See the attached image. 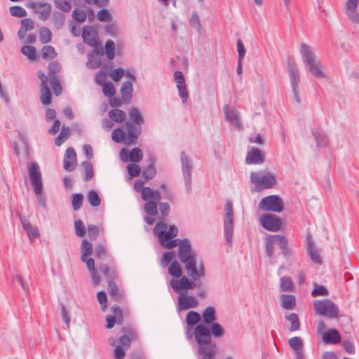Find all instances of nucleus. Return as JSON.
<instances>
[{
	"mask_svg": "<svg viewBox=\"0 0 359 359\" xmlns=\"http://www.w3.org/2000/svg\"><path fill=\"white\" fill-rule=\"evenodd\" d=\"M225 334L224 328L219 323H213L209 326L199 324L194 329V339L198 344V354L201 359H216L217 345L212 338L220 339Z\"/></svg>",
	"mask_w": 359,
	"mask_h": 359,
	"instance_id": "obj_1",
	"label": "nucleus"
},
{
	"mask_svg": "<svg viewBox=\"0 0 359 359\" xmlns=\"http://www.w3.org/2000/svg\"><path fill=\"white\" fill-rule=\"evenodd\" d=\"M192 265L187 267V263L184 264V269L187 276H183L180 279H172L170 281V286L175 292H179V289L192 290L199 288L201 286V279L205 276V269L203 262L197 265V257L191 260Z\"/></svg>",
	"mask_w": 359,
	"mask_h": 359,
	"instance_id": "obj_2",
	"label": "nucleus"
},
{
	"mask_svg": "<svg viewBox=\"0 0 359 359\" xmlns=\"http://www.w3.org/2000/svg\"><path fill=\"white\" fill-rule=\"evenodd\" d=\"M134 189L141 194L142 199L145 201L143 207L144 212L149 215H157V204L161 198V192L149 187H144V183L141 180L135 182Z\"/></svg>",
	"mask_w": 359,
	"mask_h": 359,
	"instance_id": "obj_3",
	"label": "nucleus"
},
{
	"mask_svg": "<svg viewBox=\"0 0 359 359\" xmlns=\"http://www.w3.org/2000/svg\"><path fill=\"white\" fill-rule=\"evenodd\" d=\"M302 62L306 69L312 76L317 79H324L326 74L323 71V66L317 60L313 48L306 43H301L299 48Z\"/></svg>",
	"mask_w": 359,
	"mask_h": 359,
	"instance_id": "obj_4",
	"label": "nucleus"
},
{
	"mask_svg": "<svg viewBox=\"0 0 359 359\" xmlns=\"http://www.w3.org/2000/svg\"><path fill=\"white\" fill-rule=\"evenodd\" d=\"M160 244L162 247L169 250L178 247V258L183 264L187 263L188 268H190L192 265L191 260L197 257V255L192 250L191 242L187 238L166 240V241H163V243Z\"/></svg>",
	"mask_w": 359,
	"mask_h": 359,
	"instance_id": "obj_5",
	"label": "nucleus"
},
{
	"mask_svg": "<svg viewBox=\"0 0 359 359\" xmlns=\"http://www.w3.org/2000/svg\"><path fill=\"white\" fill-rule=\"evenodd\" d=\"M129 117L132 122H126L127 139L125 141L126 145L135 144L137 142V137L142 132L141 125L144 123V117L139 109L133 107L129 111Z\"/></svg>",
	"mask_w": 359,
	"mask_h": 359,
	"instance_id": "obj_6",
	"label": "nucleus"
},
{
	"mask_svg": "<svg viewBox=\"0 0 359 359\" xmlns=\"http://www.w3.org/2000/svg\"><path fill=\"white\" fill-rule=\"evenodd\" d=\"M250 181L255 184V188L257 191L271 189L273 187L277 182L276 177L272 173H262V172H251Z\"/></svg>",
	"mask_w": 359,
	"mask_h": 359,
	"instance_id": "obj_7",
	"label": "nucleus"
},
{
	"mask_svg": "<svg viewBox=\"0 0 359 359\" xmlns=\"http://www.w3.org/2000/svg\"><path fill=\"white\" fill-rule=\"evenodd\" d=\"M274 245L279 246L284 256H288L291 254V251L288 248L287 240L285 236L280 235H271L266 238L265 243V250L269 257H271L273 254Z\"/></svg>",
	"mask_w": 359,
	"mask_h": 359,
	"instance_id": "obj_8",
	"label": "nucleus"
},
{
	"mask_svg": "<svg viewBox=\"0 0 359 359\" xmlns=\"http://www.w3.org/2000/svg\"><path fill=\"white\" fill-rule=\"evenodd\" d=\"M287 69L288 72L294 99L297 104H299L300 97L299 95V84L300 82V74L297 65L293 59L290 58L287 60Z\"/></svg>",
	"mask_w": 359,
	"mask_h": 359,
	"instance_id": "obj_9",
	"label": "nucleus"
},
{
	"mask_svg": "<svg viewBox=\"0 0 359 359\" xmlns=\"http://www.w3.org/2000/svg\"><path fill=\"white\" fill-rule=\"evenodd\" d=\"M313 306L316 314L329 318H336L339 316V309L330 299L316 300Z\"/></svg>",
	"mask_w": 359,
	"mask_h": 359,
	"instance_id": "obj_10",
	"label": "nucleus"
},
{
	"mask_svg": "<svg viewBox=\"0 0 359 359\" xmlns=\"http://www.w3.org/2000/svg\"><path fill=\"white\" fill-rule=\"evenodd\" d=\"M187 290V289H179V292H175L179 294L177 304V311L178 312L189 309H195L199 305L198 299L193 295H188Z\"/></svg>",
	"mask_w": 359,
	"mask_h": 359,
	"instance_id": "obj_11",
	"label": "nucleus"
},
{
	"mask_svg": "<svg viewBox=\"0 0 359 359\" xmlns=\"http://www.w3.org/2000/svg\"><path fill=\"white\" fill-rule=\"evenodd\" d=\"M224 234L226 241L229 246L232 244L233 231V203L231 201H226L224 205Z\"/></svg>",
	"mask_w": 359,
	"mask_h": 359,
	"instance_id": "obj_12",
	"label": "nucleus"
},
{
	"mask_svg": "<svg viewBox=\"0 0 359 359\" xmlns=\"http://www.w3.org/2000/svg\"><path fill=\"white\" fill-rule=\"evenodd\" d=\"M180 161L182 165V172L184 180V184L187 193L191 192V175L193 170L192 160L186 154L184 151L180 154Z\"/></svg>",
	"mask_w": 359,
	"mask_h": 359,
	"instance_id": "obj_13",
	"label": "nucleus"
},
{
	"mask_svg": "<svg viewBox=\"0 0 359 359\" xmlns=\"http://www.w3.org/2000/svg\"><path fill=\"white\" fill-rule=\"evenodd\" d=\"M259 207L265 211L276 212H282L284 208L283 201L278 195H271L263 198L259 204Z\"/></svg>",
	"mask_w": 359,
	"mask_h": 359,
	"instance_id": "obj_14",
	"label": "nucleus"
},
{
	"mask_svg": "<svg viewBox=\"0 0 359 359\" xmlns=\"http://www.w3.org/2000/svg\"><path fill=\"white\" fill-rule=\"evenodd\" d=\"M27 170L34 192L35 194H39L40 189L43 188L40 168L37 163L29 162L27 163Z\"/></svg>",
	"mask_w": 359,
	"mask_h": 359,
	"instance_id": "obj_15",
	"label": "nucleus"
},
{
	"mask_svg": "<svg viewBox=\"0 0 359 359\" xmlns=\"http://www.w3.org/2000/svg\"><path fill=\"white\" fill-rule=\"evenodd\" d=\"M262 226L267 231L276 232L281 226V219L273 214L264 215L260 218Z\"/></svg>",
	"mask_w": 359,
	"mask_h": 359,
	"instance_id": "obj_16",
	"label": "nucleus"
},
{
	"mask_svg": "<svg viewBox=\"0 0 359 359\" xmlns=\"http://www.w3.org/2000/svg\"><path fill=\"white\" fill-rule=\"evenodd\" d=\"M27 7L32 8L43 21L49 18L52 8L51 5L47 2H30L27 4Z\"/></svg>",
	"mask_w": 359,
	"mask_h": 359,
	"instance_id": "obj_17",
	"label": "nucleus"
},
{
	"mask_svg": "<svg viewBox=\"0 0 359 359\" xmlns=\"http://www.w3.org/2000/svg\"><path fill=\"white\" fill-rule=\"evenodd\" d=\"M120 157L123 162H140L143 158V153L138 147H135L130 151L123 148L120 151Z\"/></svg>",
	"mask_w": 359,
	"mask_h": 359,
	"instance_id": "obj_18",
	"label": "nucleus"
},
{
	"mask_svg": "<svg viewBox=\"0 0 359 359\" xmlns=\"http://www.w3.org/2000/svg\"><path fill=\"white\" fill-rule=\"evenodd\" d=\"M174 79L177 83L179 96L181 98L182 102L185 103L189 97V93L187 89V85L185 83V79L182 72L180 71H176L174 73Z\"/></svg>",
	"mask_w": 359,
	"mask_h": 359,
	"instance_id": "obj_19",
	"label": "nucleus"
},
{
	"mask_svg": "<svg viewBox=\"0 0 359 359\" xmlns=\"http://www.w3.org/2000/svg\"><path fill=\"white\" fill-rule=\"evenodd\" d=\"M224 114L226 121L229 122L237 129L241 128L242 125L240 121L239 114L236 109L229 108L228 105L226 104L224 107Z\"/></svg>",
	"mask_w": 359,
	"mask_h": 359,
	"instance_id": "obj_20",
	"label": "nucleus"
},
{
	"mask_svg": "<svg viewBox=\"0 0 359 359\" xmlns=\"http://www.w3.org/2000/svg\"><path fill=\"white\" fill-rule=\"evenodd\" d=\"M76 164V154L75 150L69 147L65 154L63 165L64 168L67 171L72 172L75 169Z\"/></svg>",
	"mask_w": 359,
	"mask_h": 359,
	"instance_id": "obj_21",
	"label": "nucleus"
},
{
	"mask_svg": "<svg viewBox=\"0 0 359 359\" xmlns=\"http://www.w3.org/2000/svg\"><path fill=\"white\" fill-rule=\"evenodd\" d=\"M20 223L23 229L26 231L30 241L38 238L39 233L36 226L32 225L25 217L18 214Z\"/></svg>",
	"mask_w": 359,
	"mask_h": 359,
	"instance_id": "obj_22",
	"label": "nucleus"
},
{
	"mask_svg": "<svg viewBox=\"0 0 359 359\" xmlns=\"http://www.w3.org/2000/svg\"><path fill=\"white\" fill-rule=\"evenodd\" d=\"M82 37L84 42L91 47H95L97 43V33L92 26H85L83 28Z\"/></svg>",
	"mask_w": 359,
	"mask_h": 359,
	"instance_id": "obj_23",
	"label": "nucleus"
},
{
	"mask_svg": "<svg viewBox=\"0 0 359 359\" xmlns=\"http://www.w3.org/2000/svg\"><path fill=\"white\" fill-rule=\"evenodd\" d=\"M288 344L295 353V359H305L303 351V341L300 337L290 338Z\"/></svg>",
	"mask_w": 359,
	"mask_h": 359,
	"instance_id": "obj_24",
	"label": "nucleus"
},
{
	"mask_svg": "<svg viewBox=\"0 0 359 359\" xmlns=\"http://www.w3.org/2000/svg\"><path fill=\"white\" fill-rule=\"evenodd\" d=\"M306 244H307V251L309 255L310 259L313 263L321 264L322 259L318 253V250L315 247V243L313 241L311 235H308L306 236Z\"/></svg>",
	"mask_w": 359,
	"mask_h": 359,
	"instance_id": "obj_25",
	"label": "nucleus"
},
{
	"mask_svg": "<svg viewBox=\"0 0 359 359\" xmlns=\"http://www.w3.org/2000/svg\"><path fill=\"white\" fill-rule=\"evenodd\" d=\"M264 161L263 154L258 148L252 147L248 152L245 163L247 164H260Z\"/></svg>",
	"mask_w": 359,
	"mask_h": 359,
	"instance_id": "obj_26",
	"label": "nucleus"
},
{
	"mask_svg": "<svg viewBox=\"0 0 359 359\" xmlns=\"http://www.w3.org/2000/svg\"><path fill=\"white\" fill-rule=\"evenodd\" d=\"M100 272L105 276L109 280H114L118 278V273L117 271L115 264L111 262L109 265L107 264H102L99 266Z\"/></svg>",
	"mask_w": 359,
	"mask_h": 359,
	"instance_id": "obj_27",
	"label": "nucleus"
},
{
	"mask_svg": "<svg viewBox=\"0 0 359 359\" xmlns=\"http://www.w3.org/2000/svg\"><path fill=\"white\" fill-rule=\"evenodd\" d=\"M103 55V50L95 48L91 53L88 54V62L86 66L89 69H96L101 65L100 55Z\"/></svg>",
	"mask_w": 359,
	"mask_h": 359,
	"instance_id": "obj_28",
	"label": "nucleus"
},
{
	"mask_svg": "<svg viewBox=\"0 0 359 359\" xmlns=\"http://www.w3.org/2000/svg\"><path fill=\"white\" fill-rule=\"evenodd\" d=\"M323 341L325 344H335L341 341V335L336 329H329L323 335Z\"/></svg>",
	"mask_w": 359,
	"mask_h": 359,
	"instance_id": "obj_29",
	"label": "nucleus"
},
{
	"mask_svg": "<svg viewBox=\"0 0 359 359\" xmlns=\"http://www.w3.org/2000/svg\"><path fill=\"white\" fill-rule=\"evenodd\" d=\"M201 318L203 319V323L207 326L215 323L217 320L216 310L215 307L209 306L205 309L202 312Z\"/></svg>",
	"mask_w": 359,
	"mask_h": 359,
	"instance_id": "obj_30",
	"label": "nucleus"
},
{
	"mask_svg": "<svg viewBox=\"0 0 359 359\" xmlns=\"http://www.w3.org/2000/svg\"><path fill=\"white\" fill-rule=\"evenodd\" d=\"M311 133L315 138L316 145L318 148H325L328 144L326 134L318 129H312Z\"/></svg>",
	"mask_w": 359,
	"mask_h": 359,
	"instance_id": "obj_31",
	"label": "nucleus"
},
{
	"mask_svg": "<svg viewBox=\"0 0 359 359\" xmlns=\"http://www.w3.org/2000/svg\"><path fill=\"white\" fill-rule=\"evenodd\" d=\"M167 229L168 225L163 222H157L154 228V235L158 237L160 243H163V241H166Z\"/></svg>",
	"mask_w": 359,
	"mask_h": 359,
	"instance_id": "obj_32",
	"label": "nucleus"
},
{
	"mask_svg": "<svg viewBox=\"0 0 359 359\" xmlns=\"http://www.w3.org/2000/svg\"><path fill=\"white\" fill-rule=\"evenodd\" d=\"M149 164L142 171V177L146 180L153 179L156 175V170L155 167V158L151 156L149 158Z\"/></svg>",
	"mask_w": 359,
	"mask_h": 359,
	"instance_id": "obj_33",
	"label": "nucleus"
},
{
	"mask_svg": "<svg viewBox=\"0 0 359 359\" xmlns=\"http://www.w3.org/2000/svg\"><path fill=\"white\" fill-rule=\"evenodd\" d=\"M121 92L122 98L125 103H130L133 92V87L132 82L130 81H125L122 83L121 87Z\"/></svg>",
	"mask_w": 359,
	"mask_h": 359,
	"instance_id": "obj_34",
	"label": "nucleus"
},
{
	"mask_svg": "<svg viewBox=\"0 0 359 359\" xmlns=\"http://www.w3.org/2000/svg\"><path fill=\"white\" fill-rule=\"evenodd\" d=\"M108 292L111 297L116 301L121 302L124 299L125 295L122 292H119L118 287L113 280L108 281Z\"/></svg>",
	"mask_w": 359,
	"mask_h": 359,
	"instance_id": "obj_35",
	"label": "nucleus"
},
{
	"mask_svg": "<svg viewBox=\"0 0 359 359\" xmlns=\"http://www.w3.org/2000/svg\"><path fill=\"white\" fill-rule=\"evenodd\" d=\"M280 301L281 306L285 309L292 310L296 306V298L292 294H281Z\"/></svg>",
	"mask_w": 359,
	"mask_h": 359,
	"instance_id": "obj_36",
	"label": "nucleus"
},
{
	"mask_svg": "<svg viewBox=\"0 0 359 359\" xmlns=\"http://www.w3.org/2000/svg\"><path fill=\"white\" fill-rule=\"evenodd\" d=\"M186 323L189 327H194L200 324L201 320V314L195 311H190L187 313L186 316Z\"/></svg>",
	"mask_w": 359,
	"mask_h": 359,
	"instance_id": "obj_37",
	"label": "nucleus"
},
{
	"mask_svg": "<svg viewBox=\"0 0 359 359\" xmlns=\"http://www.w3.org/2000/svg\"><path fill=\"white\" fill-rule=\"evenodd\" d=\"M109 117L114 122L121 123L126 118V113L118 109H111L108 113Z\"/></svg>",
	"mask_w": 359,
	"mask_h": 359,
	"instance_id": "obj_38",
	"label": "nucleus"
},
{
	"mask_svg": "<svg viewBox=\"0 0 359 359\" xmlns=\"http://www.w3.org/2000/svg\"><path fill=\"white\" fill-rule=\"evenodd\" d=\"M168 273L175 278L182 277V269L179 262L175 260L170 264L168 267Z\"/></svg>",
	"mask_w": 359,
	"mask_h": 359,
	"instance_id": "obj_39",
	"label": "nucleus"
},
{
	"mask_svg": "<svg viewBox=\"0 0 359 359\" xmlns=\"http://www.w3.org/2000/svg\"><path fill=\"white\" fill-rule=\"evenodd\" d=\"M81 259H84L86 257H90L93 252V245L90 242L84 239L81 244Z\"/></svg>",
	"mask_w": 359,
	"mask_h": 359,
	"instance_id": "obj_40",
	"label": "nucleus"
},
{
	"mask_svg": "<svg viewBox=\"0 0 359 359\" xmlns=\"http://www.w3.org/2000/svg\"><path fill=\"white\" fill-rule=\"evenodd\" d=\"M40 100L44 105H48L51 102V92L48 85L41 86Z\"/></svg>",
	"mask_w": 359,
	"mask_h": 359,
	"instance_id": "obj_41",
	"label": "nucleus"
},
{
	"mask_svg": "<svg viewBox=\"0 0 359 359\" xmlns=\"http://www.w3.org/2000/svg\"><path fill=\"white\" fill-rule=\"evenodd\" d=\"M39 39L41 43L46 44L51 41L52 33L49 28L42 27L39 29Z\"/></svg>",
	"mask_w": 359,
	"mask_h": 359,
	"instance_id": "obj_42",
	"label": "nucleus"
},
{
	"mask_svg": "<svg viewBox=\"0 0 359 359\" xmlns=\"http://www.w3.org/2000/svg\"><path fill=\"white\" fill-rule=\"evenodd\" d=\"M286 319L291 323V326L290 327V332H294L298 330L300 327V322L297 314L294 313H291L288 316H287Z\"/></svg>",
	"mask_w": 359,
	"mask_h": 359,
	"instance_id": "obj_43",
	"label": "nucleus"
},
{
	"mask_svg": "<svg viewBox=\"0 0 359 359\" xmlns=\"http://www.w3.org/2000/svg\"><path fill=\"white\" fill-rule=\"evenodd\" d=\"M280 286L281 291L283 292H292L294 290L292 279L287 276H284L280 278Z\"/></svg>",
	"mask_w": 359,
	"mask_h": 359,
	"instance_id": "obj_44",
	"label": "nucleus"
},
{
	"mask_svg": "<svg viewBox=\"0 0 359 359\" xmlns=\"http://www.w3.org/2000/svg\"><path fill=\"white\" fill-rule=\"evenodd\" d=\"M70 134L69 128L63 126L59 135L55 139V144L57 146H60L66 140L68 139Z\"/></svg>",
	"mask_w": 359,
	"mask_h": 359,
	"instance_id": "obj_45",
	"label": "nucleus"
},
{
	"mask_svg": "<svg viewBox=\"0 0 359 359\" xmlns=\"http://www.w3.org/2000/svg\"><path fill=\"white\" fill-rule=\"evenodd\" d=\"M81 166L83 167L84 171L85 181L90 180L94 176L93 168L92 164L88 161H83L81 163Z\"/></svg>",
	"mask_w": 359,
	"mask_h": 359,
	"instance_id": "obj_46",
	"label": "nucleus"
},
{
	"mask_svg": "<svg viewBox=\"0 0 359 359\" xmlns=\"http://www.w3.org/2000/svg\"><path fill=\"white\" fill-rule=\"evenodd\" d=\"M41 56L44 60H52L56 57V52L51 46H45L41 50Z\"/></svg>",
	"mask_w": 359,
	"mask_h": 359,
	"instance_id": "obj_47",
	"label": "nucleus"
},
{
	"mask_svg": "<svg viewBox=\"0 0 359 359\" xmlns=\"http://www.w3.org/2000/svg\"><path fill=\"white\" fill-rule=\"evenodd\" d=\"M87 199L88 203L93 207H97L100 205L101 203V199L97 194V192L95 190H91L88 192L87 196Z\"/></svg>",
	"mask_w": 359,
	"mask_h": 359,
	"instance_id": "obj_48",
	"label": "nucleus"
},
{
	"mask_svg": "<svg viewBox=\"0 0 359 359\" xmlns=\"http://www.w3.org/2000/svg\"><path fill=\"white\" fill-rule=\"evenodd\" d=\"M111 139L116 143H120L126 141L127 137L125 132L121 128H116L111 133Z\"/></svg>",
	"mask_w": 359,
	"mask_h": 359,
	"instance_id": "obj_49",
	"label": "nucleus"
},
{
	"mask_svg": "<svg viewBox=\"0 0 359 359\" xmlns=\"http://www.w3.org/2000/svg\"><path fill=\"white\" fill-rule=\"evenodd\" d=\"M21 52L29 60H34L36 57V50L32 46H24L21 48Z\"/></svg>",
	"mask_w": 359,
	"mask_h": 359,
	"instance_id": "obj_50",
	"label": "nucleus"
},
{
	"mask_svg": "<svg viewBox=\"0 0 359 359\" xmlns=\"http://www.w3.org/2000/svg\"><path fill=\"white\" fill-rule=\"evenodd\" d=\"M75 234L80 238L83 237L86 233V229L81 219L74 222Z\"/></svg>",
	"mask_w": 359,
	"mask_h": 359,
	"instance_id": "obj_51",
	"label": "nucleus"
},
{
	"mask_svg": "<svg viewBox=\"0 0 359 359\" xmlns=\"http://www.w3.org/2000/svg\"><path fill=\"white\" fill-rule=\"evenodd\" d=\"M55 6L63 12L70 11L72 5L69 0H54Z\"/></svg>",
	"mask_w": 359,
	"mask_h": 359,
	"instance_id": "obj_52",
	"label": "nucleus"
},
{
	"mask_svg": "<svg viewBox=\"0 0 359 359\" xmlns=\"http://www.w3.org/2000/svg\"><path fill=\"white\" fill-rule=\"evenodd\" d=\"M50 85L55 95L58 96L62 93V86L59 79L56 76H52L50 78Z\"/></svg>",
	"mask_w": 359,
	"mask_h": 359,
	"instance_id": "obj_53",
	"label": "nucleus"
},
{
	"mask_svg": "<svg viewBox=\"0 0 359 359\" xmlns=\"http://www.w3.org/2000/svg\"><path fill=\"white\" fill-rule=\"evenodd\" d=\"M83 196L81 194H74L72 196V204L74 210H79L83 203Z\"/></svg>",
	"mask_w": 359,
	"mask_h": 359,
	"instance_id": "obj_54",
	"label": "nucleus"
},
{
	"mask_svg": "<svg viewBox=\"0 0 359 359\" xmlns=\"http://www.w3.org/2000/svg\"><path fill=\"white\" fill-rule=\"evenodd\" d=\"M105 53L109 60H112L115 57L114 53V42L111 40H108L105 43Z\"/></svg>",
	"mask_w": 359,
	"mask_h": 359,
	"instance_id": "obj_55",
	"label": "nucleus"
},
{
	"mask_svg": "<svg viewBox=\"0 0 359 359\" xmlns=\"http://www.w3.org/2000/svg\"><path fill=\"white\" fill-rule=\"evenodd\" d=\"M175 255V252L174 251L165 252L163 254V256L160 261L161 266L163 267L166 266L168 264H170L172 262Z\"/></svg>",
	"mask_w": 359,
	"mask_h": 359,
	"instance_id": "obj_56",
	"label": "nucleus"
},
{
	"mask_svg": "<svg viewBox=\"0 0 359 359\" xmlns=\"http://www.w3.org/2000/svg\"><path fill=\"white\" fill-rule=\"evenodd\" d=\"M9 10L11 15L14 17L21 18L27 15V11L21 6H11Z\"/></svg>",
	"mask_w": 359,
	"mask_h": 359,
	"instance_id": "obj_57",
	"label": "nucleus"
},
{
	"mask_svg": "<svg viewBox=\"0 0 359 359\" xmlns=\"http://www.w3.org/2000/svg\"><path fill=\"white\" fill-rule=\"evenodd\" d=\"M121 332L123 333V335L128 337L132 341L137 339V332L134 327H124L122 328Z\"/></svg>",
	"mask_w": 359,
	"mask_h": 359,
	"instance_id": "obj_58",
	"label": "nucleus"
},
{
	"mask_svg": "<svg viewBox=\"0 0 359 359\" xmlns=\"http://www.w3.org/2000/svg\"><path fill=\"white\" fill-rule=\"evenodd\" d=\"M102 91L106 97H111L115 95L116 90L111 82H108L102 86Z\"/></svg>",
	"mask_w": 359,
	"mask_h": 359,
	"instance_id": "obj_59",
	"label": "nucleus"
},
{
	"mask_svg": "<svg viewBox=\"0 0 359 359\" xmlns=\"http://www.w3.org/2000/svg\"><path fill=\"white\" fill-rule=\"evenodd\" d=\"M157 209L159 210L163 217L168 216L170 212V206L165 202H160L159 201L157 204Z\"/></svg>",
	"mask_w": 359,
	"mask_h": 359,
	"instance_id": "obj_60",
	"label": "nucleus"
},
{
	"mask_svg": "<svg viewBox=\"0 0 359 359\" xmlns=\"http://www.w3.org/2000/svg\"><path fill=\"white\" fill-rule=\"evenodd\" d=\"M128 172L131 177H137L140 172L141 169L140 165L136 163H130L127 165Z\"/></svg>",
	"mask_w": 359,
	"mask_h": 359,
	"instance_id": "obj_61",
	"label": "nucleus"
},
{
	"mask_svg": "<svg viewBox=\"0 0 359 359\" xmlns=\"http://www.w3.org/2000/svg\"><path fill=\"white\" fill-rule=\"evenodd\" d=\"M72 17L79 22H83L86 19V13L83 10L76 8L72 12Z\"/></svg>",
	"mask_w": 359,
	"mask_h": 359,
	"instance_id": "obj_62",
	"label": "nucleus"
},
{
	"mask_svg": "<svg viewBox=\"0 0 359 359\" xmlns=\"http://www.w3.org/2000/svg\"><path fill=\"white\" fill-rule=\"evenodd\" d=\"M329 292L325 287L323 285H316V287L311 292V295L314 297L319 296H327Z\"/></svg>",
	"mask_w": 359,
	"mask_h": 359,
	"instance_id": "obj_63",
	"label": "nucleus"
},
{
	"mask_svg": "<svg viewBox=\"0 0 359 359\" xmlns=\"http://www.w3.org/2000/svg\"><path fill=\"white\" fill-rule=\"evenodd\" d=\"M95 255L100 259H104L107 256V248L101 244H98L95 248Z\"/></svg>",
	"mask_w": 359,
	"mask_h": 359,
	"instance_id": "obj_64",
	"label": "nucleus"
}]
</instances>
